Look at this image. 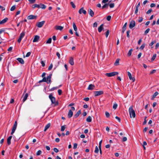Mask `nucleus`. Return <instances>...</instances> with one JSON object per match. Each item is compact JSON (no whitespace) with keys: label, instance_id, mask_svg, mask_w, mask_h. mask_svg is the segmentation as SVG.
<instances>
[{"label":"nucleus","instance_id":"obj_1","mask_svg":"<svg viewBox=\"0 0 159 159\" xmlns=\"http://www.w3.org/2000/svg\"><path fill=\"white\" fill-rule=\"evenodd\" d=\"M129 111L130 118L132 117L131 115H132V117L133 118H135V112L132 106L129 107Z\"/></svg>","mask_w":159,"mask_h":159},{"label":"nucleus","instance_id":"obj_2","mask_svg":"<svg viewBox=\"0 0 159 159\" xmlns=\"http://www.w3.org/2000/svg\"><path fill=\"white\" fill-rule=\"evenodd\" d=\"M49 98L51 100L52 103L54 104L55 106H57L58 105V102H56L55 98L52 96V93L50 94L49 95Z\"/></svg>","mask_w":159,"mask_h":159},{"label":"nucleus","instance_id":"obj_3","mask_svg":"<svg viewBox=\"0 0 159 159\" xmlns=\"http://www.w3.org/2000/svg\"><path fill=\"white\" fill-rule=\"evenodd\" d=\"M118 73L117 72H113L109 73H107L106 74V75L108 77H111L117 75Z\"/></svg>","mask_w":159,"mask_h":159},{"label":"nucleus","instance_id":"obj_4","mask_svg":"<svg viewBox=\"0 0 159 159\" xmlns=\"http://www.w3.org/2000/svg\"><path fill=\"white\" fill-rule=\"evenodd\" d=\"M103 91H95L94 92V93L95 96H97L100 95L103 93Z\"/></svg>","mask_w":159,"mask_h":159},{"label":"nucleus","instance_id":"obj_5","mask_svg":"<svg viewBox=\"0 0 159 159\" xmlns=\"http://www.w3.org/2000/svg\"><path fill=\"white\" fill-rule=\"evenodd\" d=\"M135 25V22L134 20H132L130 23L129 25V28L130 29H132Z\"/></svg>","mask_w":159,"mask_h":159},{"label":"nucleus","instance_id":"obj_6","mask_svg":"<svg viewBox=\"0 0 159 159\" xmlns=\"http://www.w3.org/2000/svg\"><path fill=\"white\" fill-rule=\"evenodd\" d=\"M83 7L81 8L79 11V13L80 14H81L82 13H83L84 15H85L87 13L86 11L84 9Z\"/></svg>","mask_w":159,"mask_h":159},{"label":"nucleus","instance_id":"obj_7","mask_svg":"<svg viewBox=\"0 0 159 159\" xmlns=\"http://www.w3.org/2000/svg\"><path fill=\"white\" fill-rule=\"evenodd\" d=\"M45 21H43L41 22H39L37 23L36 25L39 28H41L43 26L44 24Z\"/></svg>","mask_w":159,"mask_h":159},{"label":"nucleus","instance_id":"obj_8","mask_svg":"<svg viewBox=\"0 0 159 159\" xmlns=\"http://www.w3.org/2000/svg\"><path fill=\"white\" fill-rule=\"evenodd\" d=\"M129 78L130 80H131L133 82L135 81V79L134 77H132L131 73L129 72H127Z\"/></svg>","mask_w":159,"mask_h":159},{"label":"nucleus","instance_id":"obj_9","mask_svg":"<svg viewBox=\"0 0 159 159\" xmlns=\"http://www.w3.org/2000/svg\"><path fill=\"white\" fill-rule=\"evenodd\" d=\"M88 13H89V15L92 17H93L94 15V12L91 9H89L88 11Z\"/></svg>","mask_w":159,"mask_h":159},{"label":"nucleus","instance_id":"obj_10","mask_svg":"<svg viewBox=\"0 0 159 159\" xmlns=\"http://www.w3.org/2000/svg\"><path fill=\"white\" fill-rule=\"evenodd\" d=\"M37 16H34L33 15H31L28 16L27 17V19L28 20H31L34 19H36V18Z\"/></svg>","mask_w":159,"mask_h":159},{"label":"nucleus","instance_id":"obj_11","mask_svg":"<svg viewBox=\"0 0 159 159\" xmlns=\"http://www.w3.org/2000/svg\"><path fill=\"white\" fill-rule=\"evenodd\" d=\"M52 75V74H50L47 77V81H48L47 84H49V83H51V78Z\"/></svg>","mask_w":159,"mask_h":159},{"label":"nucleus","instance_id":"obj_12","mask_svg":"<svg viewBox=\"0 0 159 159\" xmlns=\"http://www.w3.org/2000/svg\"><path fill=\"white\" fill-rule=\"evenodd\" d=\"M95 86L92 84H90L89 85L88 89L89 90H92L94 89Z\"/></svg>","mask_w":159,"mask_h":159},{"label":"nucleus","instance_id":"obj_13","mask_svg":"<svg viewBox=\"0 0 159 159\" xmlns=\"http://www.w3.org/2000/svg\"><path fill=\"white\" fill-rule=\"evenodd\" d=\"M73 115V112L72 111L70 110L68 112V117L70 118Z\"/></svg>","mask_w":159,"mask_h":159},{"label":"nucleus","instance_id":"obj_14","mask_svg":"<svg viewBox=\"0 0 159 159\" xmlns=\"http://www.w3.org/2000/svg\"><path fill=\"white\" fill-rule=\"evenodd\" d=\"M81 113V111L80 110H79L75 114L74 116V117L75 118H77L78 117L80 114Z\"/></svg>","mask_w":159,"mask_h":159},{"label":"nucleus","instance_id":"obj_15","mask_svg":"<svg viewBox=\"0 0 159 159\" xmlns=\"http://www.w3.org/2000/svg\"><path fill=\"white\" fill-rule=\"evenodd\" d=\"M39 39V36L38 35L35 36L33 40V42H37L38 41Z\"/></svg>","mask_w":159,"mask_h":159},{"label":"nucleus","instance_id":"obj_16","mask_svg":"<svg viewBox=\"0 0 159 159\" xmlns=\"http://www.w3.org/2000/svg\"><path fill=\"white\" fill-rule=\"evenodd\" d=\"M16 60L21 64H24V61L22 58H17Z\"/></svg>","mask_w":159,"mask_h":159},{"label":"nucleus","instance_id":"obj_17","mask_svg":"<svg viewBox=\"0 0 159 159\" xmlns=\"http://www.w3.org/2000/svg\"><path fill=\"white\" fill-rule=\"evenodd\" d=\"M55 28L56 30H61L63 29V27L61 26L56 25L55 27Z\"/></svg>","mask_w":159,"mask_h":159},{"label":"nucleus","instance_id":"obj_18","mask_svg":"<svg viewBox=\"0 0 159 159\" xmlns=\"http://www.w3.org/2000/svg\"><path fill=\"white\" fill-rule=\"evenodd\" d=\"M17 126L15 125H13V126L12 127V129L11 132V135H12L15 132Z\"/></svg>","mask_w":159,"mask_h":159},{"label":"nucleus","instance_id":"obj_19","mask_svg":"<svg viewBox=\"0 0 159 159\" xmlns=\"http://www.w3.org/2000/svg\"><path fill=\"white\" fill-rule=\"evenodd\" d=\"M8 20L7 18H6L1 21H0V24H2L5 23Z\"/></svg>","mask_w":159,"mask_h":159},{"label":"nucleus","instance_id":"obj_20","mask_svg":"<svg viewBox=\"0 0 159 159\" xmlns=\"http://www.w3.org/2000/svg\"><path fill=\"white\" fill-rule=\"evenodd\" d=\"M103 24H102L98 28V30L99 32H101L103 29Z\"/></svg>","mask_w":159,"mask_h":159},{"label":"nucleus","instance_id":"obj_21","mask_svg":"<svg viewBox=\"0 0 159 159\" xmlns=\"http://www.w3.org/2000/svg\"><path fill=\"white\" fill-rule=\"evenodd\" d=\"M12 136H10L7 139V143L8 145H9L11 144V140L12 138Z\"/></svg>","mask_w":159,"mask_h":159},{"label":"nucleus","instance_id":"obj_22","mask_svg":"<svg viewBox=\"0 0 159 159\" xmlns=\"http://www.w3.org/2000/svg\"><path fill=\"white\" fill-rule=\"evenodd\" d=\"M69 62L71 65H73L74 64V60L73 59L72 57H70L69 61Z\"/></svg>","mask_w":159,"mask_h":159},{"label":"nucleus","instance_id":"obj_23","mask_svg":"<svg viewBox=\"0 0 159 159\" xmlns=\"http://www.w3.org/2000/svg\"><path fill=\"white\" fill-rule=\"evenodd\" d=\"M50 125L51 124L50 123L48 124L45 127L44 131H46L49 128V127L50 126Z\"/></svg>","mask_w":159,"mask_h":159},{"label":"nucleus","instance_id":"obj_24","mask_svg":"<svg viewBox=\"0 0 159 159\" xmlns=\"http://www.w3.org/2000/svg\"><path fill=\"white\" fill-rule=\"evenodd\" d=\"M158 93L157 92H156L154 93L153 95H152V97L151 98L152 100H153L158 95Z\"/></svg>","mask_w":159,"mask_h":159},{"label":"nucleus","instance_id":"obj_25","mask_svg":"<svg viewBox=\"0 0 159 159\" xmlns=\"http://www.w3.org/2000/svg\"><path fill=\"white\" fill-rule=\"evenodd\" d=\"M28 94L27 93H26L25 94L24 96V97L23 99V102H25L26 100L27 99L28 97Z\"/></svg>","mask_w":159,"mask_h":159},{"label":"nucleus","instance_id":"obj_26","mask_svg":"<svg viewBox=\"0 0 159 159\" xmlns=\"http://www.w3.org/2000/svg\"><path fill=\"white\" fill-rule=\"evenodd\" d=\"M87 122H90L92 121V118L91 116H89L87 117L86 120Z\"/></svg>","mask_w":159,"mask_h":159},{"label":"nucleus","instance_id":"obj_27","mask_svg":"<svg viewBox=\"0 0 159 159\" xmlns=\"http://www.w3.org/2000/svg\"><path fill=\"white\" fill-rule=\"evenodd\" d=\"M39 8H41L43 9H45L46 8V6L44 4H39Z\"/></svg>","mask_w":159,"mask_h":159},{"label":"nucleus","instance_id":"obj_28","mask_svg":"<svg viewBox=\"0 0 159 159\" xmlns=\"http://www.w3.org/2000/svg\"><path fill=\"white\" fill-rule=\"evenodd\" d=\"M73 26L74 30L75 31H76L77 30V28L74 22L73 23Z\"/></svg>","mask_w":159,"mask_h":159},{"label":"nucleus","instance_id":"obj_29","mask_svg":"<svg viewBox=\"0 0 159 159\" xmlns=\"http://www.w3.org/2000/svg\"><path fill=\"white\" fill-rule=\"evenodd\" d=\"M32 7L33 8H35L36 7L39 8V4H34L32 5Z\"/></svg>","mask_w":159,"mask_h":159},{"label":"nucleus","instance_id":"obj_30","mask_svg":"<svg viewBox=\"0 0 159 159\" xmlns=\"http://www.w3.org/2000/svg\"><path fill=\"white\" fill-rule=\"evenodd\" d=\"M119 61H120V59H117L115 63H114V65H115V66H118L119 65Z\"/></svg>","mask_w":159,"mask_h":159},{"label":"nucleus","instance_id":"obj_31","mask_svg":"<svg viewBox=\"0 0 159 159\" xmlns=\"http://www.w3.org/2000/svg\"><path fill=\"white\" fill-rule=\"evenodd\" d=\"M25 35V33L24 32H22L20 35V37L21 38H22Z\"/></svg>","mask_w":159,"mask_h":159},{"label":"nucleus","instance_id":"obj_32","mask_svg":"<svg viewBox=\"0 0 159 159\" xmlns=\"http://www.w3.org/2000/svg\"><path fill=\"white\" fill-rule=\"evenodd\" d=\"M52 38H49L48 40L47 41L46 43L47 44H50L51 43Z\"/></svg>","mask_w":159,"mask_h":159},{"label":"nucleus","instance_id":"obj_33","mask_svg":"<svg viewBox=\"0 0 159 159\" xmlns=\"http://www.w3.org/2000/svg\"><path fill=\"white\" fill-rule=\"evenodd\" d=\"M133 51V49H130L128 53V54H127V55L128 56H130L131 55V54H132V52Z\"/></svg>","mask_w":159,"mask_h":159},{"label":"nucleus","instance_id":"obj_34","mask_svg":"<svg viewBox=\"0 0 159 159\" xmlns=\"http://www.w3.org/2000/svg\"><path fill=\"white\" fill-rule=\"evenodd\" d=\"M99 152V149L97 146H96L95 149L94 151V152L96 153H98Z\"/></svg>","mask_w":159,"mask_h":159},{"label":"nucleus","instance_id":"obj_35","mask_svg":"<svg viewBox=\"0 0 159 159\" xmlns=\"http://www.w3.org/2000/svg\"><path fill=\"white\" fill-rule=\"evenodd\" d=\"M109 5L108 4H105L102 7V9H104L105 8H108Z\"/></svg>","mask_w":159,"mask_h":159},{"label":"nucleus","instance_id":"obj_36","mask_svg":"<svg viewBox=\"0 0 159 159\" xmlns=\"http://www.w3.org/2000/svg\"><path fill=\"white\" fill-rule=\"evenodd\" d=\"M145 43H143L141 46L140 47V49L141 50H143L144 49V48L145 47Z\"/></svg>","mask_w":159,"mask_h":159},{"label":"nucleus","instance_id":"obj_37","mask_svg":"<svg viewBox=\"0 0 159 159\" xmlns=\"http://www.w3.org/2000/svg\"><path fill=\"white\" fill-rule=\"evenodd\" d=\"M59 88V87H53V88H51L50 89V90L51 91H53L54 90L57 89H58Z\"/></svg>","mask_w":159,"mask_h":159},{"label":"nucleus","instance_id":"obj_38","mask_svg":"<svg viewBox=\"0 0 159 159\" xmlns=\"http://www.w3.org/2000/svg\"><path fill=\"white\" fill-rule=\"evenodd\" d=\"M42 153L41 151L39 150L37 152H36V155L37 156H39Z\"/></svg>","mask_w":159,"mask_h":159},{"label":"nucleus","instance_id":"obj_39","mask_svg":"<svg viewBox=\"0 0 159 159\" xmlns=\"http://www.w3.org/2000/svg\"><path fill=\"white\" fill-rule=\"evenodd\" d=\"M156 57V54H154L153 57L151 58V60L152 61H153L155 58Z\"/></svg>","mask_w":159,"mask_h":159},{"label":"nucleus","instance_id":"obj_40","mask_svg":"<svg viewBox=\"0 0 159 159\" xmlns=\"http://www.w3.org/2000/svg\"><path fill=\"white\" fill-rule=\"evenodd\" d=\"M147 116L145 117L144 121H143V125H145L146 124L147 121V120H146V118H147Z\"/></svg>","mask_w":159,"mask_h":159},{"label":"nucleus","instance_id":"obj_41","mask_svg":"<svg viewBox=\"0 0 159 159\" xmlns=\"http://www.w3.org/2000/svg\"><path fill=\"white\" fill-rule=\"evenodd\" d=\"M105 115L107 118H109L110 116L109 113L107 111H106Z\"/></svg>","mask_w":159,"mask_h":159},{"label":"nucleus","instance_id":"obj_42","mask_svg":"<svg viewBox=\"0 0 159 159\" xmlns=\"http://www.w3.org/2000/svg\"><path fill=\"white\" fill-rule=\"evenodd\" d=\"M16 8V6L15 5H14L12 6L10 9V10L11 11H13L15 10Z\"/></svg>","mask_w":159,"mask_h":159},{"label":"nucleus","instance_id":"obj_43","mask_svg":"<svg viewBox=\"0 0 159 159\" xmlns=\"http://www.w3.org/2000/svg\"><path fill=\"white\" fill-rule=\"evenodd\" d=\"M130 32V30H127L126 32L127 36L128 38H129V34Z\"/></svg>","mask_w":159,"mask_h":159},{"label":"nucleus","instance_id":"obj_44","mask_svg":"<svg viewBox=\"0 0 159 159\" xmlns=\"http://www.w3.org/2000/svg\"><path fill=\"white\" fill-rule=\"evenodd\" d=\"M117 107V104L116 103H115L114 104L113 106V108L114 109H116V108Z\"/></svg>","mask_w":159,"mask_h":159},{"label":"nucleus","instance_id":"obj_45","mask_svg":"<svg viewBox=\"0 0 159 159\" xmlns=\"http://www.w3.org/2000/svg\"><path fill=\"white\" fill-rule=\"evenodd\" d=\"M70 3L71 4L72 7L73 8H75V6L73 2H70Z\"/></svg>","mask_w":159,"mask_h":159},{"label":"nucleus","instance_id":"obj_46","mask_svg":"<svg viewBox=\"0 0 159 159\" xmlns=\"http://www.w3.org/2000/svg\"><path fill=\"white\" fill-rule=\"evenodd\" d=\"M126 29V27L123 26L122 27V33H124Z\"/></svg>","mask_w":159,"mask_h":159},{"label":"nucleus","instance_id":"obj_47","mask_svg":"<svg viewBox=\"0 0 159 159\" xmlns=\"http://www.w3.org/2000/svg\"><path fill=\"white\" fill-rule=\"evenodd\" d=\"M42 81L44 82H46L47 83V78L45 77H43V78L42 79Z\"/></svg>","mask_w":159,"mask_h":159},{"label":"nucleus","instance_id":"obj_48","mask_svg":"<svg viewBox=\"0 0 159 159\" xmlns=\"http://www.w3.org/2000/svg\"><path fill=\"white\" fill-rule=\"evenodd\" d=\"M65 128L66 127L65 125H63L61 126V131H63L64 130Z\"/></svg>","mask_w":159,"mask_h":159},{"label":"nucleus","instance_id":"obj_49","mask_svg":"<svg viewBox=\"0 0 159 159\" xmlns=\"http://www.w3.org/2000/svg\"><path fill=\"white\" fill-rule=\"evenodd\" d=\"M52 63H51L49 66L48 68V70H51L52 68Z\"/></svg>","mask_w":159,"mask_h":159},{"label":"nucleus","instance_id":"obj_50","mask_svg":"<svg viewBox=\"0 0 159 159\" xmlns=\"http://www.w3.org/2000/svg\"><path fill=\"white\" fill-rule=\"evenodd\" d=\"M110 31L109 30H107L106 33V36L107 38V37L108 35L109 34Z\"/></svg>","mask_w":159,"mask_h":159},{"label":"nucleus","instance_id":"obj_51","mask_svg":"<svg viewBox=\"0 0 159 159\" xmlns=\"http://www.w3.org/2000/svg\"><path fill=\"white\" fill-rule=\"evenodd\" d=\"M149 31H150V29L149 28L147 29L145 31L144 34H146L149 32Z\"/></svg>","mask_w":159,"mask_h":159},{"label":"nucleus","instance_id":"obj_52","mask_svg":"<svg viewBox=\"0 0 159 159\" xmlns=\"http://www.w3.org/2000/svg\"><path fill=\"white\" fill-rule=\"evenodd\" d=\"M53 150L56 153H57L59 152V150L56 148H54Z\"/></svg>","mask_w":159,"mask_h":159},{"label":"nucleus","instance_id":"obj_53","mask_svg":"<svg viewBox=\"0 0 159 159\" xmlns=\"http://www.w3.org/2000/svg\"><path fill=\"white\" fill-rule=\"evenodd\" d=\"M143 18L142 17H139V19L138 20V22L139 23L143 21Z\"/></svg>","mask_w":159,"mask_h":159},{"label":"nucleus","instance_id":"obj_54","mask_svg":"<svg viewBox=\"0 0 159 159\" xmlns=\"http://www.w3.org/2000/svg\"><path fill=\"white\" fill-rule=\"evenodd\" d=\"M109 6H110V7L111 8H113L114 7V4L113 3H111L109 5Z\"/></svg>","mask_w":159,"mask_h":159},{"label":"nucleus","instance_id":"obj_55","mask_svg":"<svg viewBox=\"0 0 159 159\" xmlns=\"http://www.w3.org/2000/svg\"><path fill=\"white\" fill-rule=\"evenodd\" d=\"M77 144L76 143H74V146H73V148L74 149H75L77 147Z\"/></svg>","mask_w":159,"mask_h":159},{"label":"nucleus","instance_id":"obj_56","mask_svg":"<svg viewBox=\"0 0 159 159\" xmlns=\"http://www.w3.org/2000/svg\"><path fill=\"white\" fill-rule=\"evenodd\" d=\"M58 94L59 95H61L62 93V90L61 89H58Z\"/></svg>","mask_w":159,"mask_h":159},{"label":"nucleus","instance_id":"obj_57","mask_svg":"<svg viewBox=\"0 0 159 159\" xmlns=\"http://www.w3.org/2000/svg\"><path fill=\"white\" fill-rule=\"evenodd\" d=\"M156 43V41H152L151 43H150L149 44V46H152L155 43Z\"/></svg>","mask_w":159,"mask_h":159},{"label":"nucleus","instance_id":"obj_58","mask_svg":"<svg viewBox=\"0 0 159 159\" xmlns=\"http://www.w3.org/2000/svg\"><path fill=\"white\" fill-rule=\"evenodd\" d=\"M28 1L30 3H33L35 2L36 0H28Z\"/></svg>","mask_w":159,"mask_h":159},{"label":"nucleus","instance_id":"obj_59","mask_svg":"<svg viewBox=\"0 0 159 159\" xmlns=\"http://www.w3.org/2000/svg\"><path fill=\"white\" fill-rule=\"evenodd\" d=\"M30 54H31L30 52H28L27 53V54L25 56V57H28L30 56Z\"/></svg>","mask_w":159,"mask_h":159},{"label":"nucleus","instance_id":"obj_60","mask_svg":"<svg viewBox=\"0 0 159 159\" xmlns=\"http://www.w3.org/2000/svg\"><path fill=\"white\" fill-rule=\"evenodd\" d=\"M111 16H108L107 17V19L108 21H110L111 20Z\"/></svg>","mask_w":159,"mask_h":159},{"label":"nucleus","instance_id":"obj_61","mask_svg":"<svg viewBox=\"0 0 159 159\" xmlns=\"http://www.w3.org/2000/svg\"><path fill=\"white\" fill-rule=\"evenodd\" d=\"M152 11V9H150L148 10V11L146 12L147 14H149Z\"/></svg>","mask_w":159,"mask_h":159},{"label":"nucleus","instance_id":"obj_62","mask_svg":"<svg viewBox=\"0 0 159 159\" xmlns=\"http://www.w3.org/2000/svg\"><path fill=\"white\" fill-rule=\"evenodd\" d=\"M41 63L42 65V66H43V67H44L45 66V63L44 62V61H41Z\"/></svg>","mask_w":159,"mask_h":159},{"label":"nucleus","instance_id":"obj_63","mask_svg":"<svg viewBox=\"0 0 159 159\" xmlns=\"http://www.w3.org/2000/svg\"><path fill=\"white\" fill-rule=\"evenodd\" d=\"M127 140V138L126 137H124L122 139V141L123 142H125Z\"/></svg>","mask_w":159,"mask_h":159},{"label":"nucleus","instance_id":"obj_64","mask_svg":"<svg viewBox=\"0 0 159 159\" xmlns=\"http://www.w3.org/2000/svg\"><path fill=\"white\" fill-rule=\"evenodd\" d=\"M56 55L58 57V58L60 59V53L58 52H57L56 53Z\"/></svg>","mask_w":159,"mask_h":159}]
</instances>
